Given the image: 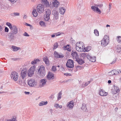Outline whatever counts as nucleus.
Masks as SVG:
<instances>
[{
    "mask_svg": "<svg viewBox=\"0 0 121 121\" xmlns=\"http://www.w3.org/2000/svg\"><path fill=\"white\" fill-rule=\"evenodd\" d=\"M18 82L19 84L21 86H25L26 85V83L24 81L23 79H22V78H20V77Z\"/></svg>",
    "mask_w": 121,
    "mask_h": 121,
    "instance_id": "aec40b11",
    "label": "nucleus"
},
{
    "mask_svg": "<svg viewBox=\"0 0 121 121\" xmlns=\"http://www.w3.org/2000/svg\"><path fill=\"white\" fill-rule=\"evenodd\" d=\"M52 2L53 5L55 8H56L59 5V3L56 0H54Z\"/></svg>",
    "mask_w": 121,
    "mask_h": 121,
    "instance_id": "5701e85b",
    "label": "nucleus"
},
{
    "mask_svg": "<svg viewBox=\"0 0 121 121\" xmlns=\"http://www.w3.org/2000/svg\"><path fill=\"white\" fill-rule=\"evenodd\" d=\"M11 76L12 79L14 81H17V80L18 76V74L15 71L12 73Z\"/></svg>",
    "mask_w": 121,
    "mask_h": 121,
    "instance_id": "6e6552de",
    "label": "nucleus"
},
{
    "mask_svg": "<svg viewBox=\"0 0 121 121\" xmlns=\"http://www.w3.org/2000/svg\"><path fill=\"white\" fill-rule=\"evenodd\" d=\"M54 75L53 73L49 72L48 74H47V79L49 80H53L54 78Z\"/></svg>",
    "mask_w": 121,
    "mask_h": 121,
    "instance_id": "ddd939ff",
    "label": "nucleus"
},
{
    "mask_svg": "<svg viewBox=\"0 0 121 121\" xmlns=\"http://www.w3.org/2000/svg\"><path fill=\"white\" fill-rule=\"evenodd\" d=\"M27 69H26L23 68L22 70L21 76L20 77V78L22 79H24L26 76Z\"/></svg>",
    "mask_w": 121,
    "mask_h": 121,
    "instance_id": "423d86ee",
    "label": "nucleus"
},
{
    "mask_svg": "<svg viewBox=\"0 0 121 121\" xmlns=\"http://www.w3.org/2000/svg\"><path fill=\"white\" fill-rule=\"evenodd\" d=\"M111 73H112L111 74H112V75H114V69L112 70L111 71Z\"/></svg>",
    "mask_w": 121,
    "mask_h": 121,
    "instance_id": "bf43d9fd",
    "label": "nucleus"
},
{
    "mask_svg": "<svg viewBox=\"0 0 121 121\" xmlns=\"http://www.w3.org/2000/svg\"><path fill=\"white\" fill-rule=\"evenodd\" d=\"M62 94L61 91L58 94V97L57 98L58 100H60L61 98V95Z\"/></svg>",
    "mask_w": 121,
    "mask_h": 121,
    "instance_id": "58836bf2",
    "label": "nucleus"
},
{
    "mask_svg": "<svg viewBox=\"0 0 121 121\" xmlns=\"http://www.w3.org/2000/svg\"><path fill=\"white\" fill-rule=\"evenodd\" d=\"M52 14L53 15V19L56 20L59 17V13L57 11L56 8H55L52 11Z\"/></svg>",
    "mask_w": 121,
    "mask_h": 121,
    "instance_id": "7ed1b4c3",
    "label": "nucleus"
},
{
    "mask_svg": "<svg viewBox=\"0 0 121 121\" xmlns=\"http://www.w3.org/2000/svg\"><path fill=\"white\" fill-rule=\"evenodd\" d=\"M52 71H53L54 72L56 71L57 70L56 67L55 66H52Z\"/></svg>",
    "mask_w": 121,
    "mask_h": 121,
    "instance_id": "c03bdc74",
    "label": "nucleus"
},
{
    "mask_svg": "<svg viewBox=\"0 0 121 121\" xmlns=\"http://www.w3.org/2000/svg\"><path fill=\"white\" fill-rule=\"evenodd\" d=\"M86 53H82L80 54V56L81 57H82L83 58H85L86 56Z\"/></svg>",
    "mask_w": 121,
    "mask_h": 121,
    "instance_id": "c9c22d12",
    "label": "nucleus"
},
{
    "mask_svg": "<svg viewBox=\"0 0 121 121\" xmlns=\"http://www.w3.org/2000/svg\"><path fill=\"white\" fill-rule=\"evenodd\" d=\"M26 26H30V27H31L32 26L30 24H29L28 23H26Z\"/></svg>",
    "mask_w": 121,
    "mask_h": 121,
    "instance_id": "4d7b16f0",
    "label": "nucleus"
},
{
    "mask_svg": "<svg viewBox=\"0 0 121 121\" xmlns=\"http://www.w3.org/2000/svg\"><path fill=\"white\" fill-rule=\"evenodd\" d=\"M44 9L43 5L41 4L38 5L37 7V11L40 13H42L43 12Z\"/></svg>",
    "mask_w": 121,
    "mask_h": 121,
    "instance_id": "9d476101",
    "label": "nucleus"
},
{
    "mask_svg": "<svg viewBox=\"0 0 121 121\" xmlns=\"http://www.w3.org/2000/svg\"><path fill=\"white\" fill-rule=\"evenodd\" d=\"M116 59H115V60H114L112 63H111V64H112L116 62Z\"/></svg>",
    "mask_w": 121,
    "mask_h": 121,
    "instance_id": "0e129e2a",
    "label": "nucleus"
},
{
    "mask_svg": "<svg viewBox=\"0 0 121 121\" xmlns=\"http://www.w3.org/2000/svg\"><path fill=\"white\" fill-rule=\"evenodd\" d=\"M36 66L35 65L32 66L27 71V74L28 76L31 77L34 73Z\"/></svg>",
    "mask_w": 121,
    "mask_h": 121,
    "instance_id": "f03ea898",
    "label": "nucleus"
},
{
    "mask_svg": "<svg viewBox=\"0 0 121 121\" xmlns=\"http://www.w3.org/2000/svg\"><path fill=\"white\" fill-rule=\"evenodd\" d=\"M109 38L107 35H105L101 41V45L102 46H105L108 44Z\"/></svg>",
    "mask_w": 121,
    "mask_h": 121,
    "instance_id": "f257e3e1",
    "label": "nucleus"
},
{
    "mask_svg": "<svg viewBox=\"0 0 121 121\" xmlns=\"http://www.w3.org/2000/svg\"><path fill=\"white\" fill-rule=\"evenodd\" d=\"M66 66L69 68H72L74 67L73 61L70 59H69L66 64Z\"/></svg>",
    "mask_w": 121,
    "mask_h": 121,
    "instance_id": "39448f33",
    "label": "nucleus"
},
{
    "mask_svg": "<svg viewBox=\"0 0 121 121\" xmlns=\"http://www.w3.org/2000/svg\"><path fill=\"white\" fill-rule=\"evenodd\" d=\"M96 11L99 14H100L101 12V11L100 9L97 7L96 9Z\"/></svg>",
    "mask_w": 121,
    "mask_h": 121,
    "instance_id": "8fccbe9b",
    "label": "nucleus"
},
{
    "mask_svg": "<svg viewBox=\"0 0 121 121\" xmlns=\"http://www.w3.org/2000/svg\"><path fill=\"white\" fill-rule=\"evenodd\" d=\"M86 57L90 61L92 62H94L96 61L95 57V56L92 57L88 54L86 56Z\"/></svg>",
    "mask_w": 121,
    "mask_h": 121,
    "instance_id": "f3484780",
    "label": "nucleus"
},
{
    "mask_svg": "<svg viewBox=\"0 0 121 121\" xmlns=\"http://www.w3.org/2000/svg\"><path fill=\"white\" fill-rule=\"evenodd\" d=\"M65 49L67 50L68 51H71V49L69 47V45H68L67 46H65Z\"/></svg>",
    "mask_w": 121,
    "mask_h": 121,
    "instance_id": "a19ab883",
    "label": "nucleus"
},
{
    "mask_svg": "<svg viewBox=\"0 0 121 121\" xmlns=\"http://www.w3.org/2000/svg\"><path fill=\"white\" fill-rule=\"evenodd\" d=\"M24 93L28 95V94H30V93L29 92L25 91L24 92Z\"/></svg>",
    "mask_w": 121,
    "mask_h": 121,
    "instance_id": "680f3d73",
    "label": "nucleus"
},
{
    "mask_svg": "<svg viewBox=\"0 0 121 121\" xmlns=\"http://www.w3.org/2000/svg\"><path fill=\"white\" fill-rule=\"evenodd\" d=\"M23 36H29V35L26 32H25L24 34H23Z\"/></svg>",
    "mask_w": 121,
    "mask_h": 121,
    "instance_id": "09e8293b",
    "label": "nucleus"
},
{
    "mask_svg": "<svg viewBox=\"0 0 121 121\" xmlns=\"http://www.w3.org/2000/svg\"><path fill=\"white\" fill-rule=\"evenodd\" d=\"M6 25L8 26L11 29L13 28V26H12L11 24L9 22H7L6 23Z\"/></svg>",
    "mask_w": 121,
    "mask_h": 121,
    "instance_id": "e433bc0d",
    "label": "nucleus"
},
{
    "mask_svg": "<svg viewBox=\"0 0 121 121\" xmlns=\"http://www.w3.org/2000/svg\"><path fill=\"white\" fill-rule=\"evenodd\" d=\"M58 106H59V104H58L54 105L55 107H56V108H58Z\"/></svg>",
    "mask_w": 121,
    "mask_h": 121,
    "instance_id": "13d9d810",
    "label": "nucleus"
},
{
    "mask_svg": "<svg viewBox=\"0 0 121 121\" xmlns=\"http://www.w3.org/2000/svg\"><path fill=\"white\" fill-rule=\"evenodd\" d=\"M28 84L30 86H35L37 84V83L34 79H31L28 81Z\"/></svg>",
    "mask_w": 121,
    "mask_h": 121,
    "instance_id": "1a4fd4ad",
    "label": "nucleus"
},
{
    "mask_svg": "<svg viewBox=\"0 0 121 121\" xmlns=\"http://www.w3.org/2000/svg\"><path fill=\"white\" fill-rule=\"evenodd\" d=\"M5 32H8L9 31V29L7 27H5L4 29Z\"/></svg>",
    "mask_w": 121,
    "mask_h": 121,
    "instance_id": "3c124183",
    "label": "nucleus"
},
{
    "mask_svg": "<svg viewBox=\"0 0 121 121\" xmlns=\"http://www.w3.org/2000/svg\"><path fill=\"white\" fill-rule=\"evenodd\" d=\"M58 45L57 43H54L53 46L54 49H55L56 48L58 47Z\"/></svg>",
    "mask_w": 121,
    "mask_h": 121,
    "instance_id": "49530a36",
    "label": "nucleus"
},
{
    "mask_svg": "<svg viewBox=\"0 0 121 121\" xmlns=\"http://www.w3.org/2000/svg\"><path fill=\"white\" fill-rule=\"evenodd\" d=\"M114 75H118L119 74L121 73V71L120 70H116V69H114Z\"/></svg>",
    "mask_w": 121,
    "mask_h": 121,
    "instance_id": "7c9ffc66",
    "label": "nucleus"
},
{
    "mask_svg": "<svg viewBox=\"0 0 121 121\" xmlns=\"http://www.w3.org/2000/svg\"><path fill=\"white\" fill-rule=\"evenodd\" d=\"M15 121V119L13 118L12 120H7V121Z\"/></svg>",
    "mask_w": 121,
    "mask_h": 121,
    "instance_id": "052dcab7",
    "label": "nucleus"
},
{
    "mask_svg": "<svg viewBox=\"0 0 121 121\" xmlns=\"http://www.w3.org/2000/svg\"><path fill=\"white\" fill-rule=\"evenodd\" d=\"M67 107L70 108V109H72L74 106V103L73 101H71L69 102L67 105Z\"/></svg>",
    "mask_w": 121,
    "mask_h": 121,
    "instance_id": "412c9836",
    "label": "nucleus"
},
{
    "mask_svg": "<svg viewBox=\"0 0 121 121\" xmlns=\"http://www.w3.org/2000/svg\"><path fill=\"white\" fill-rule=\"evenodd\" d=\"M11 48L14 51H16L20 49L19 48L13 46H12Z\"/></svg>",
    "mask_w": 121,
    "mask_h": 121,
    "instance_id": "cd10ccee",
    "label": "nucleus"
},
{
    "mask_svg": "<svg viewBox=\"0 0 121 121\" xmlns=\"http://www.w3.org/2000/svg\"><path fill=\"white\" fill-rule=\"evenodd\" d=\"M81 108L82 110H83L85 109V112H86L87 111V109L86 106L85 104H82V106Z\"/></svg>",
    "mask_w": 121,
    "mask_h": 121,
    "instance_id": "2f4dec72",
    "label": "nucleus"
},
{
    "mask_svg": "<svg viewBox=\"0 0 121 121\" xmlns=\"http://www.w3.org/2000/svg\"><path fill=\"white\" fill-rule=\"evenodd\" d=\"M97 7H95V6H92L91 7V9L94 11H95L96 10V9Z\"/></svg>",
    "mask_w": 121,
    "mask_h": 121,
    "instance_id": "de8ad7c7",
    "label": "nucleus"
},
{
    "mask_svg": "<svg viewBox=\"0 0 121 121\" xmlns=\"http://www.w3.org/2000/svg\"><path fill=\"white\" fill-rule=\"evenodd\" d=\"M9 0L11 1L13 4L15 3L16 1V0Z\"/></svg>",
    "mask_w": 121,
    "mask_h": 121,
    "instance_id": "864d4df0",
    "label": "nucleus"
},
{
    "mask_svg": "<svg viewBox=\"0 0 121 121\" xmlns=\"http://www.w3.org/2000/svg\"><path fill=\"white\" fill-rule=\"evenodd\" d=\"M75 60L76 61L78 64L80 65H82L83 64L84 62V61L82 59L79 58V57L78 58L76 59V60Z\"/></svg>",
    "mask_w": 121,
    "mask_h": 121,
    "instance_id": "b1692460",
    "label": "nucleus"
},
{
    "mask_svg": "<svg viewBox=\"0 0 121 121\" xmlns=\"http://www.w3.org/2000/svg\"><path fill=\"white\" fill-rule=\"evenodd\" d=\"M89 84L87 82L85 84V86H87Z\"/></svg>",
    "mask_w": 121,
    "mask_h": 121,
    "instance_id": "69168bd1",
    "label": "nucleus"
},
{
    "mask_svg": "<svg viewBox=\"0 0 121 121\" xmlns=\"http://www.w3.org/2000/svg\"><path fill=\"white\" fill-rule=\"evenodd\" d=\"M40 25L42 26H45V23L43 21H41L39 23Z\"/></svg>",
    "mask_w": 121,
    "mask_h": 121,
    "instance_id": "a18cd8bd",
    "label": "nucleus"
},
{
    "mask_svg": "<svg viewBox=\"0 0 121 121\" xmlns=\"http://www.w3.org/2000/svg\"><path fill=\"white\" fill-rule=\"evenodd\" d=\"M39 61H40V60L39 59H35L33 61H32L31 64L32 65H34L37 63V62H38Z\"/></svg>",
    "mask_w": 121,
    "mask_h": 121,
    "instance_id": "c756f323",
    "label": "nucleus"
},
{
    "mask_svg": "<svg viewBox=\"0 0 121 121\" xmlns=\"http://www.w3.org/2000/svg\"><path fill=\"white\" fill-rule=\"evenodd\" d=\"M98 6H99L100 8L101 7H102V6H103V5L102 4H101L100 5H98Z\"/></svg>",
    "mask_w": 121,
    "mask_h": 121,
    "instance_id": "e2e57ef3",
    "label": "nucleus"
},
{
    "mask_svg": "<svg viewBox=\"0 0 121 121\" xmlns=\"http://www.w3.org/2000/svg\"><path fill=\"white\" fill-rule=\"evenodd\" d=\"M116 50L118 52L121 53V47L120 46H118V47L117 48Z\"/></svg>",
    "mask_w": 121,
    "mask_h": 121,
    "instance_id": "4c0bfd02",
    "label": "nucleus"
},
{
    "mask_svg": "<svg viewBox=\"0 0 121 121\" xmlns=\"http://www.w3.org/2000/svg\"><path fill=\"white\" fill-rule=\"evenodd\" d=\"M82 67H83L82 66H80L78 65L76 66V68L77 69L78 68H79L80 69L82 68Z\"/></svg>",
    "mask_w": 121,
    "mask_h": 121,
    "instance_id": "603ef678",
    "label": "nucleus"
},
{
    "mask_svg": "<svg viewBox=\"0 0 121 121\" xmlns=\"http://www.w3.org/2000/svg\"><path fill=\"white\" fill-rule=\"evenodd\" d=\"M71 55L73 57V59H75L78 58L79 56L78 55L76 51H73L71 52Z\"/></svg>",
    "mask_w": 121,
    "mask_h": 121,
    "instance_id": "2eb2a0df",
    "label": "nucleus"
},
{
    "mask_svg": "<svg viewBox=\"0 0 121 121\" xmlns=\"http://www.w3.org/2000/svg\"><path fill=\"white\" fill-rule=\"evenodd\" d=\"M14 35L10 33L8 34V38L9 40L11 42L13 41L14 40Z\"/></svg>",
    "mask_w": 121,
    "mask_h": 121,
    "instance_id": "a211bd4d",
    "label": "nucleus"
},
{
    "mask_svg": "<svg viewBox=\"0 0 121 121\" xmlns=\"http://www.w3.org/2000/svg\"><path fill=\"white\" fill-rule=\"evenodd\" d=\"M46 16H44V18L46 21H48L50 19V16L51 14L50 10L48 9H47L46 11Z\"/></svg>",
    "mask_w": 121,
    "mask_h": 121,
    "instance_id": "0eeeda50",
    "label": "nucleus"
},
{
    "mask_svg": "<svg viewBox=\"0 0 121 121\" xmlns=\"http://www.w3.org/2000/svg\"><path fill=\"white\" fill-rule=\"evenodd\" d=\"M47 103L48 102L47 101L45 102H44L43 101H42L39 103V106H41L44 105H46L47 104Z\"/></svg>",
    "mask_w": 121,
    "mask_h": 121,
    "instance_id": "c85d7f7f",
    "label": "nucleus"
},
{
    "mask_svg": "<svg viewBox=\"0 0 121 121\" xmlns=\"http://www.w3.org/2000/svg\"><path fill=\"white\" fill-rule=\"evenodd\" d=\"M116 39L119 43L121 44V36H118L117 37Z\"/></svg>",
    "mask_w": 121,
    "mask_h": 121,
    "instance_id": "473e14b6",
    "label": "nucleus"
},
{
    "mask_svg": "<svg viewBox=\"0 0 121 121\" xmlns=\"http://www.w3.org/2000/svg\"><path fill=\"white\" fill-rule=\"evenodd\" d=\"M65 11V9L63 7H61L59 9L60 13L62 14H64Z\"/></svg>",
    "mask_w": 121,
    "mask_h": 121,
    "instance_id": "a878e982",
    "label": "nucleus"
},
{
    "mask_svg": "<svg viewBox=\"0 0 121 121\" xmlns=\"http://www.w3.org/2000/svg\"><path fill=\"white\" fill-rule=\"evenodd\" d=\"M94 33L97 36H98L99 35V32L97 29H95L94 30Z\"/></svg>",
    "mask_w": 121,
    "mask_h": 121,
    "instance_id": "79ce46f5",
    "label": "nucleus"
},
{
    "mask_svg": "<svg viewBox=\"0 0 121 121\" xmlns=\"http://www.w3.org/2000/svg\"><path fill=\"white\" fill-rule=\"evenodd\" d=\"M11 31L9 32L14 35L16 34L18 32V30L16 26L15 25L13 26V28L11 29Z\"/></svg>",
    "mask_w": 121,
    "mask_h": 121,
    "instance_id": "f8f14e48",
    "label": "nucleus"
},
{
    "mask_svg": "<svg viewBox=\"0 0 121 121\" xmlns=\"http://www.w3.org/2000/svg\"><path fill=\"white\" fill-rule=\"evenodd\" d=\"M47 82L46 79H41L39 82V85L40 87H43L46 84Z\"/></svg>",
    "mask_w": 121,
    "mask_h": 121,
    "instance_id": "4468645a",
    "label": "nucleus"
},
{
    "mask_svg": "<svg viewBox=\"0 0 121 121\" xmlns=\"http://www.w3.org/2000/svg\"><path fill=\"white\" fill-rule=\"evenodd\" d=\"M81 86L82 87H84L86 86H85V84H81Z\"/></svg>",
    "mask_w": 121,
    "mask_h": 121,
    "instance_id": "338daca9",
    "label": "nucleus"
},
{
    "mask_svg": "<svg viewBox=\"0 0 121 121\" xmlns=\"http://www.w3.org/2000/svg\"><path fill=\"white\" fill-rule=\"evenodd\" d=\"M0 44L3 46H4V45L3 42L1 40H0Z\"/></svg>",
    "mask_w": 121,
    "mask_h": 121,
    "instance_id": "6e6d98bb",
    "label": "nucleus"
},
{
    "mask_svg": "<svg viewBox=\"0 0 121 121\" xmlns=\"http://www.w3.org/2000/svg\"><path fill=\"white\" fill-rule=\"evenodd\" d=\"M54 54L55 57L56 58H62L64 56V55H63L62 54H59L56 51H55L54 52Z\"/></svg>",
    "mask_w": 121,
    "mask_h": 121,
    "instance_id": "dca6fc26",
    "label": "nucleus"
},
{
    "mask_svg": "<svg viewBox=\"0 0 121 121\" xmlns=\"http://www.w3.org/2000/svg\"><path fill=\"white\" fill-rule=\"evenodd\" d=\"M19 13H11V15L13 16H18L19 15Z\"/></svg>",
    "mask_w": 121,
    "mask_h": 121,
    "instance_id": "ea45409f",
    "label": "nucleus"
},
{
    "mask_svg": "<svg viewBox=\"0 0 121 121\" xmlns=\"http://www.w3.org/2000/svg\"><path fill=\"white\" fill-rule=\"evenodd\" d=\"M114 87V90L113 91V93L114 94H115L119 91V88L117 86H115Z\"/></svg>",
    "mask_w": 121,
    "mask_h": 121,
    "instance_id": "bb28decb",
    "label": "nucleus"
},
{
    "mask_svg": "<svg viewBox=\"0 0 121 121\" xmlns=\"http://www.w3.org/2000/svg\"><path fill=\"white\" fill-rule=\"evenodd\" d=\"M80 47H82L83 48L84 47L83 43L82 42H80Z\"/></svg>",
    "mask_w": 121,
    "mask_h": 121,
    "instance_id": "5fc2aeb1",
    "label": "nucleus"
},
{
    "mask_svg": "<svg viewBox=\"0 0 121 121\" xmlns=\"http://www.w3.org/2000/svg\"><path fill=\"white\" fill-rule=\"evenodd\" d=\"M54 35H51V37L52 38H53L55 37V36H58L60 35L61 33H60V32L54 34Z\"/></svg>",
    "mask_w": 121,
    "mask_h": 121,
    "instance_id": "f704fd0d",
    "label": "nucleus"
},
{
    "mask_svg": "<svg viewBox=\"0 0 121 121\" xmlns=\"http://www.w3.org/2000/svg\"><path fill=\"white\" fill-rule=\"evenodd\" d=\"M40 71L39 73L40 76L42 77H43L45 75V74L44 67L43 66H41L40 68H39L38 69V72Z\"/></svg>",
    "mask_w": 121,
    "mask_h": 121,
    "instance_id": "20e7f679",
    "label": "nucleus"
},
{
    "mask_svg": "<svg viewBox=\"0 0 121 121\" xmlns=\"http://www.w3.org/2000/svg\"><path fill=\"white\" fill-rule=\"evenodd\" d=\"M54 96L53 95H52L50 96V98L51 99H53L54 98Z\"/></svg>",
    "mask_w": 121,
    "mask_h": 121,
    "instance_id": "774afa93",
    "label": "nucleus"
},
{
    "mask_svg": "<svg viewBox=\"0 0 121 121\" xmlns=\"http://www.w3.org/2000/svg\"><path fill=\"white\" fill-rule=\"evenodd\" d=\"M86 49H85V51L88 52L90 51L91 48V47L90 46H88L86 47Z\"/></svg>",
    "mask_w": 121,
    "mask_h": 121,
    "instance_id": "37998d69",
    "label": "nucleus"
},
{
    "mask_svg": "<svg viewBox=\"0 0 121 121\" xmlns=\"http://www.w3.org/2000/svg\"><path fill=\"white\" fill-rule=\"evenodd\" d=\"M43 4V6L46 7H48L49 6V2L47 0H42Z\"/></svg>",
    "mask_w": 121,
    "mask_h": 121,
    "instance_id": "4be33fe9",
    "label": "nucleus"
},
{
    "mask_svg": "<svg viewBox=\"0 0 121 121\" xmlns=\"http://www.w3.org/2000/svg\"><path fill=\"white\" fill-rule=\"evenodd\" d=\"M99 94L100 95L102 96H106L108 95L107 93L101 89H100L99 90Z\"/></svg>",
    "mask_w": 121,
    "mask_h": 121,
    "instance_id": "6ab92c4d",
    "label": "nucleus"
},
{
    "mask_svg": "<svg viewBox=\"0 0 121 121\" xmlns=\"http://www.w3.org/2000/svg\"><path fill=\"white\" fill-rule=\"evenodd\" d=\"M32 13L33 16L35 17H36L37 16L38 13L35 9L33 10V11L32 12Z\"/></svg>",
    "mask_w": 121,
    "mask_h": 121,
    "instance_id": "72a5a7b5",
    "label": "nucleus"
},
{
    "mask_svg": "<svg viewBox=\"0 0 121 121\" xmlns=\"http://www.w3.org/2000/svg\"><path fill=\"white\" fill-rule=\"evenodd\" d=\"M43 60L46 64L48 65L49 64V59L47 57H45L43 58Z\"/></svg>",
    "mask_w": 121,
    "mask_h": 121,
    "instance_id": "393cba45",
    "label": "nucleus"
},
{
    "mask_svg": "<svg viewBox=\"0 0 121 121\" xmlns=\"http://www.w3.org/2000/svg\"><path fill=\"white\" fill-rule=\"evenodd\" d=\"M80 42L77 43L76 44V50L79 52H81L83 51L84 48H83L80 47Z\"/></svg>",
    "mask_w": 121,
    "mask_h": 121,
    "instance_id": "9b49d317",
    "label": "nucleus"
}]
</instances>
